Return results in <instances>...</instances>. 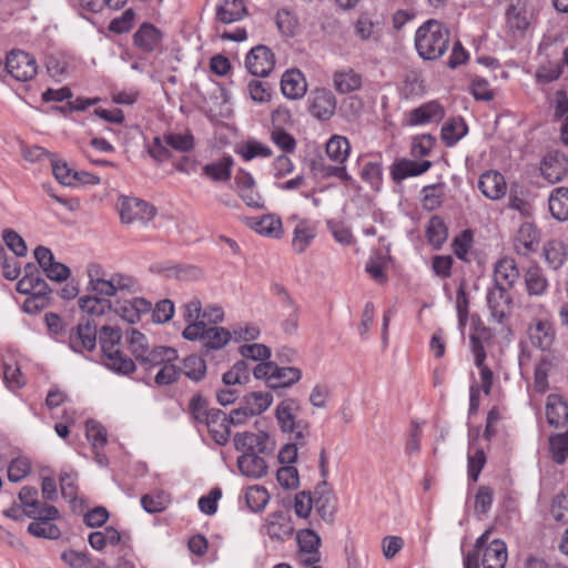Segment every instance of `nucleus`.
<instances>
[{"mask_svg":"<svg viewBox=\"0 0 568 568\" xmlns=\"http://www.w3.org/2000/svg\"><path fill=\"white\" fill-rule=\"evenodd\" d=\"M448 229L444 220L434 215L429 219L426 226V237L434 248H440L444 242L447 240Z\"/></svg>","mask_w":568,"mask_h":568,"instance_id":"79ce46f5","label":"nucleus"},{"mask_svg":"<svg viewBox=\"0 0 568 568\" xmlns=\"http://www.w3.org/2000/svg\"><path fill=\"white\" fill-rule=\"evenodd\" d=\"M316 236V227L308 220H298L293 232L292 247L297 254H302L311 245Z\"/></svg>","mask_w":568,"mask_h":568,"instance_id":"7c9ffc66","label":"nucleus"},{"mask_svg":"<svg viewBox=\"0 0 568 568\" xmlns=\"http://www.w3.org/2000/svg\"><path fill=\"white\" fill-rule=\"evenodd\" d=\"M478 189L487 199L496 201L506 194L507 184L499 172L486 171L479 178Z\"/></svg>","mask_w":568,"mask_h":568,"instance_id":"4be33fe9","label":"nucleus"},{"mask_svg":"<svg viewBox=\"0 0 568 568\" xmlns=\"http://www.w3.org/2000/svg\"><path fill=\"white\" fill-rule=\"evenodd\" d=\"M257 454L251 452L237 458V467L242 475L256 479L267 474V465Z\"/></svg>","mask_w":568,"mask_h":568,"instance_id":"2f4dec72","label":"nucleus"},{"mask_svg":"<svg viewBox=\"0 0 568 568\" xmlns=\"http://www.w3.org/2000/svg\"><path fill=\"white\" fill-rule=\"evenodd\" d=\"M275 65V57L270 48L258 44L245 58V67L255 77H267Z\"/></svg>","mask_w":568,"mask_h":568,"instance_id":"ddd939ff","label":"nucleus"},{"mask_svg":"<svg viewBox=\"0 0 568 568\" xmlns=\"http://www.w3.org/2000/svg\"><path fill=\"white\" fill-rule=\"evenodd\" d=\"M444 116V110L436 101L427 102L409 112V124L419 125L434 120H440Z\"/></svg>","mask_w":568,"mask_h":568,"instance_id":"f704fd0d","label":"nucleus"},{"mask_svg":"<svg viewBox=\"0 0 568 568\" xmlns=\"http://www.w3.org/2000/svg\"><path fill=\"white\" fill-rule=\"evenodd\" d=\"M519 278V270L514 258H500L494 268V285L505 286L513 288L516 281Z\"/></svg>","mask_w":568,"mask_h":568,"instance_id":"393cba45","label":"nucleus"},{"mask_svg":"<svg viewBox=\"0 0 568 568\" xmlns=\"http://www.w3.org/2000/svg\"><path fill=\"white\" fill-rule=\"evenodd\" d=\"M302 377L301 369L296 367H280L275 363L274 374L271 376L270 388H286L297 383Z\"/></svg>","mask_w":568,"mask_h":568,"instance_id":"58836bf2","label":"nucleus"},{"mask_svg":"<svg viewBox=\"0 0 568 568\" xmlns=\"http://www.w3.org/2000/svg\"><path fill=\"white\" fill-rule=\"evenodd\" d=\"M349 152L351 145L345 136L333 135L326 143L327 156L338 164H343L346 161Z\"/></svg>","mask_w":568,"mask_h":568,"instance_id":"c03bdc74","label":"nucleus"},{"mask_svg":"<svg viewBox=\"0 0 568 568\" xmlns=\"http://www.w3.org/2000/svg\"><path fill=\"white\" fill-rule=\"evenodd\" d=\"M273 397L266 392H252L246 394L242 403L245 405V409L248 414L260 415L264 413L272 404Z\"/></svg>","mask_w":568,"mask_h":568,"instance_id":"49530a36","label":"nucleus"},{"mask_svg":"<svg viewBox=\"0 0 568 568\" xmlns=\"http://www.w3.org/2000/svg\"><path fill=\"white\" fill-rule=\"evenodd\" d=\"M121 222L124 224L150 222L156 214V209L144 200L121 196L116 204Z\"/></svg>","mask_w":568,"mask_h":568,"instance_id":"423d86ee","label":"nucleus"},{"mask_svg":"<svg viewBox=\"0 0 568 568\" xmlns=\"http://www.w3.org/2000/svg\"><path fill=\"white\" fill-rule=\"evenodd\" d=\"M126 342L131 354L138 362L148 353L150 347L146 336L135 328H131L126 332Z\"/></svg>","mask_w":568,"mask_h":568,"instance_id":"6e6d98bb","label":"nucleus"},{"mask_svg":"<svg viewBox=\"0 0 568 568\" xmlns=\"http://www.w3.org/2000/svg\"><path fill=\"white\" fill-rule=\"evenodd\" d=\"M205 424L214 442L224 446L229 443L231 436V424L227 415L219 409L212 408V412H207V415L200 422Z\"/></svg>","mask_w":568,"mask_h":568,"instance_id":"2eb2a0df","label":"nucleus"},{"mask_svg":"<svg viewBox=\"0 0 568 568\" xmlns=\"http://www.w3.org/2000/svg\"><path fill=\"white\" fill-rule=\"evenodd\" d=\"M283 94L288 99H300L307 90V84L303 73L297 69L287 70L281 80Z\"/></svg>","mask_w":568,"mask_h":568,"instance_id":"bb28decb","label":"nucleus"},{"mask_svg":"<svg viewBox=\"0 0 568 568\" xmlns=\"http://www.w3.org/2000/svg\"><path fill=\"white\" fill-rule=\"evenodd\" d=\"M97 333V324L89 318H82L69 333V346L78 353L90 352L95 348Z\"/></svg>","mask_w":568,"mask_h":568,"instance_id":"1a4fd4ad","label":"nucleus"},{"mask_svg":"<svg viewBox=\"0 0 568 568\" xmlns=\"http://www.w3.org/2000/svg\"><path fill=\"white\" fill-rule=\"evenodd\" d=\"M178 351L169 346H155L149 348L140 361L138 362L145 369H151L156 366H162L166 362H175L178 359Z\"/></svg>","mask_w":568,"mask_h":568,"instance_id":"c85d7f7f","label":"nucleus"},{"mask_svg":"<svg viewBox=\"0 0 568 568\" xmlns=\"http://www.w3.org/2000/svg\"><path fill=\"white\" fill-rule=\"evenodd\" d=\"M6 245L17 255L24 256L27 254V244L24 240L13 230L7 229L2 233Z\"/></svg>","mask_w":568,"mask_h":568,"instance_id":"774afa93","label":"nucleus"},{"mask_svg":"<svg viewBox=\"0 0 568 568\" xmlns=\"http://www.w3.org/2000/svg\"><path fill=\"white\" fill-rule=\"evenodd\" d=\"M33 294L23 302V310L27 313H37L43 310L49 302V295L52 290L48 283L40 276L33 278Z\"/></svg>","mask_w":568,"mask_h":568,"instance_id":"cd10ccee","label":"nucleus"},{"mask_svg":"<svg viewBox=\"0 0 568 568\" xmlns=\"http://www.w3.org/2000/svg\"><path fill=\"white\" fill-rule=\"evenodd\" d=\"M182 373L194 382H200L206 373L205 361L197 355H190L184 358Z\"/></svg>","mask_w":568,"mask_h":568,"instance_id":"864d4df0","label":"nucleus"},{"mask_svg":"<svg viewBox=\"0 0 568 568\" xmlns=\"http://www.w3.org/2000/svg\"><path fill=\"white\" fill-rule=\"evenodd\" d=\"M6 68L8 73L18 81H29L38 72L36 59L21 50H13L7 55Z\"/></svg>","mask_w":568,"mask_h":568,"instance_id":"0eeeda50","label":"nucleus"},{"mask_svg":"<svg viewBox=\"0 0 568 568\" xmlns=\"http://www.w3.org/2000/svg\"><path fill=\"white\" fill-rule=\"evenodd\" d=\"M170 504V498L163 491L146 494L141 498V505L149 514L163 511Z\"/></svg>","mask_w":568,"mask_h":568,"instance_id":"13d9d810","label":"nucleus"},{"mask_svg":"<svg viewBox=\"0 0 568 568\" xmlns=\"http://www.w3.org/2000/svg\"><path fill=\"white\" fill-rule=\"evenodd\" d=\"M239 153L245 161H251L254 158H270L272 150L261 142L248 141L241 146Z\"/></svg>","mask_w":568,"mask_h":568,"instance_id":"e2e57ef3","label":"nucleus"},{"mask_svg":"<svg viewBox=\"0 0 568 568\" xmlns=\"http://www.w3.org/2000/svg\"><path fill=\"white\" fill-rule=\"evenodd\" d=\"M79 307L89 315L100 316L105 313L106 310L112 308V303L108 298L100 296H83L79 300Z\"/></svg>","mask_w":568,"mask_h":568,"instance_id":"603ef678","label":"nucleus"},{"mask_svg":"<svg viewBox=\"0 0 568 568\" xmlns=\"http://www.w3.org/2000/svg\"><path fill=\"white\" fill-rule=\"evenodd\" d=\"M449 45L448 28L435 19L424 22L416 31L415 47L418 54L425 60L440 58Z\"/></svg>","mask_w":568,"mask_h":568,"instance_id":"f03ea898","label":"nucleus"},{"mask_svg":"<svg viewBox=\"0 0 568 568\" xmlns=\"http://www.w3.org/2000/svg\"><path fill=\"white\" fill-rule=\"evenodd\" d=\"M549 446L552 459L562 464L568 456V429L565 433L550 436Z\"/></svg>","mask_w":568,"mask_h":568,"instance_id":"4d7b16f0","label":"nucleus"},{"mask_svg":"<svg viewBox=\"0 0 568 568\" xmlns=\"http://www.w3.org/2000/svg\"><path fill=\"white\" fill-rule=\"evenodd\" d=\"M300 410V403L287 398L276 406L275 418L283 433L290 434L293 440L304 446L311 436V425L310 422L298 418Z\"/></svg>","mask_w":568,"mask_h":568,"instance_id":"20e7f679","label":"nucleus"},{"mask_svg":"<svg viewBox=\"0 0 568 568\" xmlns=\"http://www.w3.org/2000/svg\"><path fill=\"white\" fill-rule=\"evenodd\" d=\"M430 166L432 162L428 160L418 162L409 159H402L392 165L390 175L396 183H399L407 178L418 176L425 173L430 169Z\"/></svg>","mask_w":568,"mask_h":568,"instance_id":"5701e85b","label":"nucleus"},{"mask_svg":"<svg viewBox=\"0 0 568 568\" xmlns=\"http://www.w3.org/2000/svg\"><path fill=\"white\" fill-rule=\"evenodd\" d=\"M555 356L549 352L542 355L535 367V387L538 392H545L548 387V374L554 367Z\"/></svg>","mask_w":568,"mask_h":568,"instance_id":"de8ad7c7","label":"nucleus"},{"mask_svg":"<svg viewBox=\"0 0 568 568\" xmlns=\"http://www.w3.org/2000/svg\"><path fill=\"white\" fill-rule=\"evenodd\" d=\"M252 227L261 235L278 239L281 237L282 222L272 214L264 215L260 220L253 222Z\"/></svg>","mask_w":568,"mask_h":568,"instance_id":"09e8293b","label":"nucleus"},{"mask_svg":"<svg viewBox=\"0 0 568 568\" xmlns=\"http://www.w3.org/2000/svg\"><path fill=\"white\" fill-rule=\"evenodd\" d=\"M233 159L223 156L216 162L209 163L203 166V173L215 182H226L231 179V169Z\"/></svg>","mask_w":568,"mask_h":568,"instance_id":"37998d69","label":"nucleus"},{"mask_svg":"<svg viewBox=\"0 0 568 568\" xmlns=\"http://www.w3.org/2000/svg\"><path fill=\"white\" fill-rule=\"evenodd\" d=\"M546 417L550 426L559 428L568 423V404L561 396L550 394L546 402Z\"/></svg>","mask_w":568,"mask_h":568,"instance_id":"a878e982","label":"nucleus"},{"mask_svg":"<svg viewBox=\"0 0 568 568\" xmlns=\"http://www.w3.org/2000/svg\"><path fill=\"white\" fill-rule=\"evenodd\" d=\"M276 26L285 36H294L297 29V19L286 9H281L276 13Z\"/></svg>","mask_w":568,"mask_h":568,"instance_id":"338daca9","label":"nucleus"},{"mask_svg":"<svg viewBox=\"0 0 568 568\" xmlns=\"http://www.w3.org/2000/svg\"><path fill=\"white\" fill-rule=\"evenodd\" d=\"M300 551L303 554L301 560L311 566L320 561L321 537L312 529H301L296 535Z\"/></svg>","mask_w":568,"mask_h":568,"instance_id":"aec40b11","label":"nucleus"},{"mask_svg":"<svg viewBox=\"0 0 568 568\" xmlns=\"http://www.w3.org/2000/svg\"><path fill=\"white\" fill-rule=\"evenodd\" d=\"M234 447L237 452L243 454L247 453H260L270 454L274 450V442L271 440L270 436L264 433H236L233 438Z\"/></svg>","mask_w":568,"mask_h":568,"instance_id":"9b49d317","label":"nucleus"},{"mask_svg":"<svg viewBox=\"0 0 568 568\" xmlns=\"http://www.w3.org/2000/svg\"><path fill=\"white\" fill-rule=\"evenodd\" d=\"M28 532L37 538L55 540L60 538L61 530L52 521L33 520L28 526Z\"/></svg>","mask_w":568,"mask_h":568,"instance_id":"5fc2aeb1","label":"nucleus"},{"mask_svg":"<svg viewBox=\"0 0 568 568\" xmlns=\"http://www.w3.org/2000/svg\"><path fill=\"white\" fill-rule=\"evenodd\" d=\"M264 531L271 539L284 540L294 531L291 517L284 511H273L267 515Z\"/></svg>","mask_w":568,"mask_h":568,"instance_id":"6ab92c4d","label":"nucleus"},{"mask_svg":"<svg viewBox=\"0 0 568 568\" xmlns=\"http://www.w3.org/2000/svg\"><path fill=\"white\" fill-rule=\"evenodd\" d=\"M422 204L427 211H434L442 205L445 194V183L429 184L422 190Z\"/></svg>","mask_w":568,"mask_h":568,"instance_id":"8fccbe9b","label":"nucleus"},{"mask_svg":"<svg viewBox=\"0 0 568 568\" xmlns=\"http://www.w3.org/2000/svg\"><path fill=\"white\" fill-rule=\"evenodd\" d=\"M334 88L341 94L356 91L362 85V77L352 69L336 71L333 75Z\"/></svg>","mask_w":568,"mask_h":568,"instance_id":"4c0bfd02","label":"nucleus"},{"mask_svg":"<svg viewBox=\"0 0 568 568\" xmlns=\"http://www.w3.org/2000/svg\"><path fill=\"white\" fill-rule=\"evenodd\" d=\"M87 274L89 277L88 290L103 298L115 296L118 293H135L139 291L136 278L123 273L110 274L98 263L89 264Z\"/></svg>","mask_w":568,"mask_h":568,"instance_id":"f257e3e1","label":"nucleus"},{"mask_svg":"<svg viewBox=\"0 0 568 568\" xmlns=\"http://www.w3.org/2000/svg\"><path fill=\"white\" fill-rule=\"evenodd\" d=\"M239 353L244 359L264 362L271 357V348L264 344H244L240 346Z\"/></svg>","mask_w":568,"mask_h":568,"instance_id":"052dcab7","label":"nucleus"},{"mask_svg":"<svg viewBox=\"0 0 568 568\" xmlns=\"http://www.w3.org/2000/svg\"><path fill=\"white\" fill-rule=\"evenodd\" d=\"M287 119H290V113L287 110L277 109L272 114L273 124L276 122L286 121ZM271 140L275 145H277L282 151L286 153H292L296 149V141L294 136L280 126L274 125L271 132Z\"/></svg>","mask_w":568,"mask_h":568,"instance_id":"b1692460","label":"nucleus"},{"mask_svg":"<svg viewBox=\"0 0 568 568\" xmlns=\"http://www.w3.org/2000/svg\"><path fill=\"white\" fill-rule=\"evenodd\" d=\"M494 500V490L488 486H479L475 496V513L486 515Z\"/></svg>","mask_w":568,"mask_h":568,"instance_id":"69168bd1","label":"nucleus"},{"mask_svg":"<svg viewBox=\"0 0 568 568\" xmlns=\"http://www.w3.org/2000/svg\"><path fill=\"white\" fill-rule=\"evenodd\" d=\"M539 243V232L536 226L529 222L523 223L514 239V250L517 254L528 256L537 251Z\"/></svg>","mask_w":568,"mask_h":568,"instance_id":"412c9836","label":"nucleus"},{"mask_svg":"<svg viewBox=\"0 0 568 568\" xmlns=\"http://www.w3.org/2000/svg\"><path fill=\"white\" fill-rule=\"evenodd\" d=\"M114 312L130 324L138 323L142 314L152 310V303L143 297H134L129 301H116L112 304Z\"/></svg>","mask_w":568,"mask_h":568,"instance_id":"a211bd4d","label":"nucleus"},{"mask_svg":"<svg viewBox=\"0 0 568 568\" xmlns=\"http://www.w3.org/2000/svg\"><path fill=\"white\" fill-rule=\"evenodd\" d=\"M548 205L554 219L560 222L568 221V187L559 186L552 190Z\"/></svg>","mask_w":568,"mask_h":568,"instance_id":"e433bc0d","label":"nucleus"},{"mask_svg":"<svg viewBox=\"0 0 568 568\" xmlns=\"http://www.w3.org/2000/svg\"><path fill=\"white\" fill-rule=\"evenodd\" d=\"M311 114L322 121L329 120L336 110V99L327 89H316L312 92L310 103Z\"/></svg>","mask_w":568,"mask_h":568,"instance_id":"dca6fc26","label":"nucleus"},{"mask_svg":"<svg viewBox=\"0 0 568 568\" xmlns=\"http://www.w3.org/2000/svg\"><path fill=\"white\" fill-rule=\"evenodd\" d=\"M507 562V546L500 539L493 540L484 550V568H505Z\"/></svg>","mask_w":568,"mask_h":568,"instance_id":"473e14b6","label":"nucleus"},{"mask_svg":"<svg viewBox=\"0 0 568 568\" xmlns=\"http://www.w3.org/2000/svg\"><path fill=\"white\" fill-rule=\"evenodd\" d=\"M468 132L467 124L462 118H454L442 128V140L446 146L455 145Z\"/></svg>","mask_w":568,"mask_h":568,"instance_id":"a19ab883","label":"nucleus"},{"mask_svg":"<svg viewBox=\"0 0 568 568\" xmlns=\"http://www.w3.org/2000/svg\"><path fill=\"white\" fill-rule=\"evenodd\" d=\"M121 338L119 328L109 325L101 327L99 339L103 353V364L118 374L130 375L135 372L136 365L121 351Z\"/></svg>","mask_w":568,"mask_h":568,"instance_id":"7ed1b4c3","label":"nucleus"},{"mask_svg":"<svg viewBox=\"0 0 568 568\" xmlns=\"http://www.w3.org/2000/svg\"><path fill=\"white\" fill-rule=\"evenodd\" d=\"M540 171L551 184L562 181L568 174V156L559 150L548 151L542 158Z\"/></svg>","mask_w":568,"mask_h":568,"instance_id":"f8f14e48","label":"nucleus"},{"mask_svg":"<svg viewBox=\"0 0 568 568\" xmlns=\"http://www.w3.org/2000/svg\"><path fill=\"white\" fill-rule=\"evenodd\" d=\"M526 333L534 347L542 352H550L556 338V332L552 323L548 318L531 320L527 325Z\"/></svg>","mask_w":568,"mask_h":568,"instance_id":"9d476101","label":"nucleus"},{"mask_svg":"<svg viewBox=\"0 0 568 568\" xmlns=\"http://www.w3.org/2000/svg\"><path fill=\"white\" fill-rule=\"evenodd\" d=\"M182 336L189 341H202L205 353H207L210 349L223 348L230 342L232 334L224 327L207 326L206 323H194L187 324Z\"/></svg>","mask_w":568,"mask_h":568,"instance_id":"39448f33","label":"nucleus"},{"mask_svg":"<svg viewBox=\"0 0 568 568\" xmlns=\"http://www.w3.org/2000/svg\"><path fill=\"white\" fill-rule=\"evenodd\" d=\"M507 29L514 36L523 34L529 27L530 20L525 3L511 4L506 11Z\"/></svg>","mask_w":568,"mask_h":568,"instance_id":"c756f323","label":"nucleus"},{"mask_svg":"<svg viewBox=\"0 0 568 568\" xmlns=\"http://www.w3.org/2000/svg\"><path fill=\"white\" fill-rule=\"evenodd\" d=\"M508 291L509 288L505 286L494 285L487 292L486 301L490 317L498 324H504L511 313L513 297Z\"/></svg>","mask_w":568,"mask_h":568,"instance_id":"6e6552de","label":"nucleus"},{"mask_svg":"<svg viewBox=\"0 0 568 568\" xmlns=\"http://www.w3.org/2000/svg\"><path fill=\"white\" fill-rule=\"evenodd\" d=\"M247 14L243 0H224L216 9V19L222 23H233Z\"/></svg>","mask_w":568,"mask_h":568,"instance_id":"c9c22d12","label":"nucleus"},{"mask_svg":"<svg viewBox=\"0 0 568 568\" xmlns=\"http://www.w3.org/2000/svg\"><path fill=\"white\" fill-rule=\"evenodd\" d=\"M247 507L254 511H263L270 500L268 491L260 485L250 486L245 493Z\"/></svg>","mask_w":568,"mask_h":568,"instance_id":"3c124183","label":"nucleus"},{"mask_svg":"<svg viewBox=\"0 0 568 568\" xmlns=\"http://www.w3.org/2000/svg\"><path fill=\"white\" fill-rule=\"evenodd\" d=\"M544 255L549 267H551L552 270H558L566 262V246L559 240H551L545 244Z\"/></svg>","mask_w":568,"mask_h":568,"instance_id":"a18cd8bd","label":"nucleus"},{"mask_svg":"<svg viewBox=\"0 0 568 568\" xmlns=\"http://www.w3.org/2000/svg\"><path fill=\"white\" fill-rule=\"evenodd\" d=\"M314 507L320 517L326 521L332 523L336 513V497L327 481H321L314 491Z\"/></svg>","mask_w":568,"mask_h":568,"instance_id":"f3484780","label":"nucleus"},{"mask_svg":"<svg viewBox=\"0 0 568 568\" xmlns=\"http://www.w3.org/2000/svg\"><path fill=\"white\" fill-rule=\"evenodd\" d=\"M164 143L175 151L189 152L194 149V136L192 133H165Z\"/></svg>","mask_w":568,"mask_h":568,"instance_id":"bf43d9fd","label":"nucleus"},{"mask_svg":"<svg viewBox=\"0 0 568 568\" xmlns=\"http://www.w3.org/2000/svg\"><path fill=\"white\" fill-rule=\"evenodd\" d=\"M19 499L24 506L23 514L27 517H36V508L40 505L37 488L31 486L22 487L19 493Z\"/></svg>","mask_w":568,"mask_h":568,"instance_id":"680f3d73","label":"nucleus"},{"mask_svg":"<svg viewBox=\"0 0 568 568\" xmlns=\"http://www.w3.org/2000/svg\"><path fill=\"white\" fill-rule=\"evenodd\" d=\"M161 40L160 30L151 23H143L134 34V43L144 52L154 51Z\"/></svg>","mask_w":568,"mask_h":568,"instance_id":"72a5a7b5","label":"nucleus"},{"mask_svg":"<svg viewBox=\"0 0 568 568\" xmlns=\"http://www.w3.org/2000/svg\"><path fill=\"white\" fill-rule=\"evenodd\" d=\"M182 371L174 362H166L163 364L154 377V382L159 386L170 385L178 381Z\"/></svg>","mask_w":568,"mask_h":568,"instance_id":"0e129e2a","label":"nucleus"},{"mask_svg":"<svg viewBox=\"0 0 568 568\" xmlns=\"http://www.w3.org/2000/svg\"><path fill=\"white\" fill-rule=\"evenodd\" d=\"M491 338V329L484 324L478 315H473L469 342L475 365H481V362L486 359V351L484 344L488 343Z\"/></svg>","mask_w":568,"mask_h":568,"instance_id":"4468645a","label":"nucleus"},{"mask_svg":"<svg viewBox=\"0 0 568 568\" xmlns=\"http://www.w3.org/2000/svg\"><path fill=\"white\" fill-rule=\"evenodd\" d=\"M525 284L530 296H540L548 288V280L538 266H530L525 273Z\"/></svg>","mask_w":568,"mask_h":568,"instance_id":"ea45409f","label":"nucleus"}]
</instances>
